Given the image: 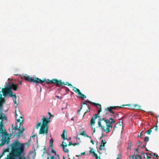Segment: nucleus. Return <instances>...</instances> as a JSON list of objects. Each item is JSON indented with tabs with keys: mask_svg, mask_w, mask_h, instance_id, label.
<instances>
[{
	"mask_svg": "<svg viewBox=\"0 0 159 159\" xmlns=\"http://www.w3.org/2000/svg\"><path fill=\"white\" fill-rule=\"evenodd\" d=\"M112 116L107 112L106 113L105 115L103 116H99V115L97 114L94 115L91 119L90 123V125L93 130V133L95 132V128L93 127V125L95 124L96 119L98 117L100 118V120L98 122V127H101L104 131L107 133L109 132L110 127H112L111 125L116 122L115 120L110 117Z\"/></svg>",
	"mask_w": 159,
	"mask_h": 159,
	"instance_id": "nucleus-1",
	"label": "nucleus"
},
{
	"mask_svg": "<svg viewBox=\"0 0 159 159\" xmlns=\"http://www.w3.org/2000/svg\"><path fill=\"white\" fill-rule=\"evenodd\" d=\"M11 152L7 156L6 159H25L24 157H21V154L24 153V144L16 140L11 145Z\"/></svg>",
	"mask_w": 159,
	"mask_h": 159,
	"instance_id": "nucleus-2",
	"label": "nucleus"
},
{
	"mask_svg": "<svg viewBox=\"0 0 159 159\" xmlns=\"http://www.w3.org/2000/svg\"><path fill=\"white\" fill-rule=\"evenodd\" d=\"M23 78L29 82L41 84L44 82H45L48 84H55V85L57 87L58 84H59L61 83L57 79H52L51 80H50L48 79H47V80L45 79L44 80H42L37 77H31L26 74L23 75Z\"/></svg>",
	"mask_w": 159,
	"mask_h": 159,
	"instance_id": "nucleus-3",
	"label": "nucleus"
},
{
	"mask_svg": "<svg viewBox=\"0 0 159 159\" xmlns=\"http://www.w3.org/2000/svg\"><path fill=\"white\" fill-rule=\"evenodd\" d=\"M20 118H21L22 119L21 122H20L21 120L19 119H17V122L18 123L20 122L19 127H18V125H17V123H16V125L13 129H15V131L16 130H18V131L17 133L16 132L15 133L16 135H17L18 136H20V134H21L25 130L24 128L23 127H21V125L23 124V118L21 116H20Z\"/></svg>",
	"mask_w": 159,
	"mask_h": 159,
	"instance_id": "nucleus-4",
	"label": "nucleus"
},
{
	"mask_svg": "<svg viewBox=\"0 0 159 159\" xmlns=\"http://www.w3.org/2000/svg\"><path fill=\"white\" fill-rule=\"evenodd\" d=\"M2 92L3 94V95L4 96H6L8 94L9 96H11V94L12 92L9 88V87L6 88H2Z\"/></svg>",
	"mask_w": 159,
	"mask_h": 159,
	"instance_id": "nucleus-5",
	"label": "nucleus"
},
{
	"mask_svg": "<svg viewBox=\"0 0 159 159\" xmlns=\"http://www.w3.org/2000/svg\"><path fill=\"white\" fill-rule=\"evenodd\" d=\"M48 127L41 126L40 129L39 133V134H46L48 133Z\"/></svg>",
	"mask_w": 159,
	"mask_h": 159,
	"instance_id": "nucleus-6",
	"label": "nucleus"
},
{
	"mask_svg": "<svg viewBox=\"0 0 159 159\" xmlns=\"http://www.w3.org/2000/svg\"><path fill=\"white\" fill-rule=\"evenodd\" d=\"M48 120L46 119L44 116H43L42 119V120L43 121L42 125L41 126L48 127V124L50 120Z\"/></svg>",
	"mask_w": 159,
	"mask_h": 159,
	"instance_id": "nucleus-7",
	"label": "nucleus"
},
{
	"mask_svg": "<svg viewBox=\"0 0 159 159\" xmlns=\"http://www.w3.org/2000/svg\"><path fill=\"white\" fill-rule=\"evenodd\" d=\"M67 144L64 141L62 142V143L60 145V146L62 147L63 151L65 152H69V150L68 149L66 148L65 149V148L67 147Z\"/></svg>",
	"mask_w": 159,
	"mask_h": 159,
	"instance_id": "nucleus-8",
	"label": "nucleus"
},
{
	"mask_svg": "<svg viewBox=\"0 0 159 159\" xmlns=\"http://www.w3.org/2000/svg\"><path fill=\"white\" fill-rule=\"evenodd\" d=\"M93 105L96 107L98 109H99V110L98 111V113L97 114L99 115L100 113L102 111V108L101 105L99 104L96 103H94Z\"/></svg>",
	"mask_w": 159,
	"mask_h": 159,
	"instance_id": "nucleus-9",
	"label": "nucleus"
},
{
	"mask_svg": "<svg viewBox=\"0 0 159 159\" xmlns=\"http://www.w3.org/2000/svg\"><path fill=\"white\" fill-rule=\"evenodd\" d=\"M9 87L11 90V89H12L14 91H16L18 88L17 85L15 84L14 83H12Z\"/></svg>",
	"mask_w": 159,
	"mask_h": 159,
	"instance_id": "nucleus-10",
	"label": "nucleus"
},
{
	"mask_svg": "<svg viewBox=\"0 0 159 159\" xmlns=\"http://www.w3.org/2000/svg\"><path fill=\"white\" fill-rule=\"evenodd\" d=\"M58 81H60L61 83L59 84H58L57 87H59L60 86L62 85H67L69 86L70 87H72V85L71 84H69L68 82H66V83H65L64 82L62 81L61 80H58Z\"/></svg>",
	"mask_w": 159,
	"mask_h": 159,
	"instance_id": "nucleus-11",
	"label": "nucleus"
},
{
	"mask_svg": "<svg viewBox=\"0 0 159 159\" xmlns=\"http://www.w3.org/2000/svg\"><path fill=\"white\" fill-rule=\"evenodd\" d=\"M131 108L135 110H140L141 108V107L138 104H136L133 105Z\"/></svg>",
	"mask_w": 159,
	"mask_h": 159,
	"instance_id": "nucleus-12",
	"label": "nucleus"
},
{
	"mask_svg": "<svg viewBox=\"0 0 159 159\" xmlns=\"http://www.w3.org/2000/svg\"><path fill=\"white\" fill-rule=\"evenodd\" d=\"M112 106L109 107H107V109H106L105 111L107 110L109 112H110L114 116V117H115V116L114 115V112L112 111Z\"/></svg>",
	"mask_w": 159,
	"mask_h": 159,
	"instance_id": "nucleus-13",
	"label": "nucleus"
},
{
	"mask_svg": "<svg viewBox=\"0 0 159 159\" xmlns=\"http://www.w3.org/2000/svg\"><path fill=\"white\" fill-rule=\"evenodd\" d=\"M78 96L79 98H81L83 99L86 98V97L81 92H80L78 94Z\"/></svg>",
	"mask_w": 159,
	"mask_h": 159,
	"instance_id": "nucleus-14",
	"label": "nucleus"
},
{
	"mask_svg": "<svg viewBox=\"0 0 159 159\" xmlns=\"http://www.w3.org/2000/svg\"><path fill=\"white\" fill-rule=\"evenodd\" d=\"M11 96H10V97H13V101L14 102V103L15 104H16L17 103L16 102V99L17 98L15 94H13L12 93L11 94Z\"/></svg>",
	"mask_w": 159,
	"mask_h": 159,
	"instance_id": "nucleus-15",
	"label": "nucleus"
},
{
	"mask_svg": "<svg viewBox=\"0 0 159 159\" xmlns=\"http://www.w3.org/2000/svg\"><path fill=\"white\" fill-rule=\"evenodd\" d=\"M66 132V131L64 129L63 131L62 134L61 135L62 138L64 140H65L67 139V136H65V132Z\"/></svg>",
	"mask_w": 159,
	"mask_h": 159,
	"instance_id": "nucleus-16",
	"label": "nucleus"
},
{
	"mask_svg": "<svg viewBox=\"0 0 159 159\" xmlns=\"http://www.w3.org/2000/svg\"><path fill=\"white\" fill-rule=\"evenodd\" d=\"M9 141L7 140L6 138L3 139L2 142L0 144L1 145H3L6 143L7 144L8 143Z\"/></svg>",
	"mask_w": 159,
	"mask_h": 159,
	"instance_id": "nucleus-17",
	"label": "nucleus"
},
{
	"mask_svg": "<svg viewBox=\"0 0 159 159\" xmlns=\"http://www.w3.org/2000/svg\"><path fill=\"white\" fill-rule=\"evenodd\" d=\"M73 87V90L76 93H77L78 94L80 92V90L78 89L75 87Z\"/></svg>",
	"mask_w": 159,
	"mask_h": 159,
	"instance_id": "nucleus-18",
	"label": "nucleus"
},
{
	"mask_svg": "<svg viewBox=\"0 0 159 159\" xmlns=\"http://www.w3.org/2000/svg\"><path fill=\"white\" fill-rule=\"evenodd\" d=\"M126 106H128V105H123L121 106H117L112 107V110L116 109L117 108H121V107H124Z\"/></svg>",
	"mask_w": 159,
	"mask_h": 159,
	"instance_id": "nucleus-19",
	"label": "nucleus"
},
{
	"mask_svg": "<svg viewBox=\"0 0 159 159\" xmlns=\"http://www.w3.org/2000/svg\"><path fill=\"white\" fill-rule=\"evenodd\" d=\"M85 133V131H83V132H81L80 135L84 136L85 137H87L89 138L90 139H91V137H90L88 135H87Z\"/></svg>",
	"mask_w": 159,
	"mask_h": 159,
	"instance_id": "nucleus-20",
	"label": "nucleus"
},
{
	"mask_svg": "<svg viewBox=\"0 0 159 159\" xmlns=\"http://www.w3.org/2000/svg\"><path fill=\"white\" fill-rule=\"evenodd\" d=\"M10 148H8L3 149V152L2 153V156L4 155V153L6 152H9L10 151Z\"/></svg>",
	"mask_w": 159,
	"mask_h": 159,
	"instance_id": "nucleus-21",
	"label": "nucleus"
},
{
	"mask_svg": "<svg viewBox=\"0 0 159 159\" xmlns=\"http://www.w3.org/2000/svg\"><path fill=\"white\" fill-rule=\"evenodd\" d=\"M3 126L1 122L0 124V133H2L3 132Z\"/></svg>",
	"mask_w": 159,
	"mask_h": 159,
	"instance_id": "nucleus-22",
	"label": "nucleus"
},
{
	"mask_svg": "<svg viewBox=\"0 0 159 159\" xmlns=\"http://www.w3.org/2000/svg\"><path fill=\"white\" fill-rule=\"evenodd\" d=\"M89 152L91 154H93V156L95 157L97 156V154L95 153L94 151H93L92 149H91L89 151Z\"/></svg>",
	"mask_w": 159,
	"mask_h": 159,
	"instance_id": "nucleus-23",
	"label": "nucleus"
},
{
	"mask_svg": "<svg viewBox=\"0 0 159 159\" xmlns=\"http://www.w3.org/2000/svg\"><path fill=\"white\" fill-rule=\"evenodd\" d=\"M86 102H85V101L83 103H82L81 104H82V105L83 104H85L86 105V106H87V107L88 108V110H87L85 112V113H86L87 112H88L89 111V108H89V105L86 103Z\"/></svg>",
	"mask_w": 159,
	"mask_h": 159,
	"instance_id": "nucleus-24",
	"label": "nucleus"
},
{
	"mask_svg": "<svg viewBox=\"0 0 159 159\" xmlns=\"http://www.w3.org/2000/svg\"><path fill=\"white\" fill-rule=\"evenodd\" d=\"M133 146L132 143L131 141H130L128 143V148L129 149H131L132 146Z\"/></svg>",
	"mask_w": 159,
	"mask_h": 159,
	"instance_id": "nucleus-25",
	"label": "nucleus"
},
{
	"mask_svg": "<svg viewBox=\"0 0 159 159\" xmlns=\"http://www.w3.org/2000/svg\"><path fill=\"white\" fill-rule=\"evenodd\" d=\"M154 127H152L150 129L148 130L147 131H146L145 132L146 133L148 134H151V132L152 130V129L154 128Z\"/></svg>",
	"mask_w": 159,
	"mask_h": 159,
	"instance_id": "nucleus-26",
	"label": "nucleus"
},
{
	"mask_svg": "<svg viewBox=\"0 0 159 159\" xmlns=\"http://www.w3.org/2000/svg\"><path fill=\"white\" fill-rule=\"evenodd\" d=\"M53 142V140H52V138H51V139H50V147L51 148H52Z\"/></svg>",
	"mask_w": 159,
	"mask_h": 159,
	"instance_id": "nucleus-27",
	"label": "nucleus"
},
{
	"mask_svg": "<svg viewBox=\"0 0 159 159\" xmlns=\"http://www.w3.org/2000/svg\"><path fill=\"white\" fill-rule=\"evenodd\" d=\"M106 142L105 141V142L104 143L103 145H100L98 148L99 150H102V147H104L105 146V144H106Z\"/></svg>",
	"mask_w": 159,
	"mask_h": 159,
	"instance_id": "nucleus-28",
	"label": "nucleus"
},
{
	"mask_svg": "<svg viewBox=\"0 0 159 159\" xmlns=\"http://www.w3.org/2000/svg\"><path fill=\"white\" fill-rule=\"evenodd\" d=\"M149 140V137H146L145 138L144 141L145 142H147ZM145 144H146V143H145Z\"/></svg>",
	"mask_w": 159,
	"mask_h": 159,
	"instance_id": "nucleus-29",
	"label": "nucleus"
},
{
	"mask_svg": "<svg viewBox=\"0 0 159 159\" xmlns=\"http://www.w3.org/2000/svg\"><path fill=\"white\" fill-rule=\"evenodd\" d=\"M131 159H138L137 155H133L131 158Z\"/></svg>",
	"mask_w": 159,
	"mask_h": 159,
	"instance_id": "nucleus-30",
	"label": "nucleus"
},
{
	"mask_svg": "<svg viewBox=\"0 0 159 159\" xmlns=\"http://www.w3.org/2000/svg\"><path fill=\"white\" fill-rule=\"evenodd\" d=\"M41 126V123L40 122L38 123L37 125L36 126V129H37L39 127Z\"/></svg>",
	"mask_w": 159,
	"mask_h": 159,
	"instance_id": "nucleus-31",
	"label": "nucleus"
},
{
	"mask_svg": "<svg viewBox=\"0 0 159 159\" xmlns=\"http://www.w3.org/2000/svg\"><path fill=\"white\" fill-rule=\"evenodd\" d=\"M152 156L155 157L156 158H157L158 157V155L156 154L155 153H152Z\"/></svg>",
	"mask_w": 159,
	"mask_h": 159,
	"instance_id": "nucleus-32",
	"label": "nucleus"
},
{
	"mask_svg": "<svg viewBox=\"0 0 159 159\" xmlns=\"http://www.w3.org/2000/svg\"><path fill=\"white\" fill-rule=\"evenodd\" d=\"M85 102H88V103H89V104H92V105H93V103H94V102H91L90 101L86 100V101H85Z\"/></svg>",
	"mask_w": 159,
	"mask_h": 159,
	"instance_id": "nucleus-33",
	"label": "nucleus"
},
{
	"mask_svg": "<svg viewBox=\"0 0 159 159\" xmlns=\"http://www.w3.org/2000/svg\"><path fill=\"white\" fill-rule=\"evenodd\" d=\"M153 127H154V129L156 131H157L158 130V126L157 125V124L155 126Z\"/></svg>",
	"mask_w": 159,
	"mask_h": 159,
	"instance_id": "nucleus-34",
	"label": "nucleus"
},
{
	"mask_svg": "<svg viewBox=\"0 0 159 159\" xmlns=\"http://www.w3.org/2000/svg\"><path fill=\"white\" fill-rule=\"evenodd\" d=\"M80 143L79 142H77V143H73V145L74 146H76V145H79Z\"/></svg>",
	"mask_w": 159,
	"mask_h": 159,
	"instance_id": "nucleus-35",
	"label": "nucleus"
},
{
	"mask_svg": "<svg viewBox=\"0 0 159 159\" xmlns=\"http://www.w3.org/2000/svg\"><path fill=\"white\" fill-rule=\"evenodd\" d=\"M148 154L146 153H145L143 154V157L144 158V159H146L147 158V157H148Z\"/></svg>",
	"mask_w": 159,
	"mask_h": 159,
	"instance_id": "nucleus-36",
	"label": "nucleus"
},
{
	"mask_svg": "<svg viewBox=\"0 0 159 159\" xmlns=\"http://www.w3.org/2000/svg\"><path fill=\"white\" fill-rule=\"evenodd\" d=\"M0 119L1 120H2L3 119H6V117L5 116H1L0 117Z\"/></svg>",
	"mask_w": 159,
	"mask_h": 159,
	"instance_id": "nucleus-37",
	"label": "nucleus"
},
{
	"mask_svg": "<svg viewBox=\"0 0 159 159\" xmlns=\"http://www.w3.org/2000/svg\"><path fill=\"white\" fill-rule=\"evenodd\" d=\"M52 149V150H51V152L53 153H54L55 154V155L57 153L54 150H53L52 148H51Z\"/></svg>",
	"mask_w": 159,
	"mask_h": 159,
	"instance_id": "nucleus-38",
	"label": "nucleus"
},
{
	"mask_svg": "<svg viewBox=\"0 0 159 159\" xmlns=\"http://www.w3.org/2000/svg\"><path fill=\"white\" fill-rule=\"evenodd\" d=\"M142 133H140L139 134L138 137L139 138H140L142 136Z\"/></svg>",
	"mask_w": 159,
	"mask_h": 159,
	"instance_id": "nucleus-39",
	"label": "nucleus"
},
{
	"mask_svg": "<svg viewBox=\"0 0 159 159\" xmlns=\"http://www.w3.org/2000/svg\"><path fill=\"white\" fill-rule=\"evenodd\" d=\"M118 123L120 125H121L122 124V121H121V120H120V121Z\"/></svg>",
	"mask_w": 159,
	"mask_h": 159,
	"instance_id": "nucleus-40",
	"label": "nucleus"
},
{
	"mask_svg": "<svg viewBox=\"0 0 159 159\" xmlns=\"http://www.w3.org/2000/svg\"><path fill=\"white\" fill-rule=\"evenodd\" d=\"M0 99H1V100H3V98H2V94L0 93Z\"/></svg>",
	"mask_w": 159,
	"mask_h": 159,
	"instance_id": "nucleus-41",
	"label": "nucleus"
},
{
	"mask_svg": "<svg viewBox=\"0 0 159 159\" xmlns=\"http://www.w3.org/2000/svg\"><path fill=\"white\" fill-rule=\"evenodd\" d=\"M48 115L49 116V119H50V118L52 117V116L51 114L49 112H48Z\"/></svg>",
	"mask_w": 159,
	"mask_h": 159,
	"instance_id": "nucleus-42",
	"label": "nucleus"
},
{
	"mask_svg": "<svg viewBox=\"0 0 159 159\" xmlns=\"http://www.w3.org/2000/svg\"><path fill=\"white\" fill-rule=\"evenodd\" d=\"M15 116L16 119V117L18 115H17V113H16V110H15Z\"/></svg>",
	"mask_w": 159,
	"mask_h": 159,
	"instance_id": "nucleus-43",
	"label": "nucleus"
},
{
	"mask_svg": "<svg viewBox=\"0 0 159 159\" xmlns=\"http://www.w3.org/2000/svg\"><path fill=\"white\" fill-rule=\"evenodd\" d=\"M137 157H139V158L140 159H142V157L140 155L137 154Z\"/></svg>",
	"mask_w": 159,
	"mask_h": 159,
	"instance_id": "nucleus-44",
	"label": "nucleus"
},
{
	"mask_svg": "<svg viewBox=\"0 0 159 159\" xmlns=\"http://www.w3.org/2000/svg\"><path fill=\"white\" fill-rule=\"evenodd\" d=\"M76 139H77V141L78 142V141H79V140H80V138H79L78 137H76Z\"/></svg>",
	"mask_w": 159,
	"mask_h": 159,
	"instance_id": "nucleus-45",
	"label": "nucleus"
},
{
	"mask_svg": "<svg viewBox=\"0 0 159 159\" xmlns=\"http://www.w3.org/2000/svg\"><path fill=\"white\" fill-rule=\"evenodd\" d=\"M83 106L82 104H81V109H79V110H78V112H80V111L81 109L82 108V107H83Z\"/></svg>",
	"mask_w": 159,
	"mask_h": 159,
	"instance_id": "nucleus-46",
	"label": "nucleus"
},
{
	"mask_svg": "<svg viewBox=\"0 0 159 159\" xmlns=\"http://www.w3.org/2000/svg\"><path fill=\"white\" fill-rule=\"evenodd\" d=\"M55 155L57 156V159H59V156L58 154H57L56 153Z\"/></svg>",
	"mask_w": 159,
	"mask_h": 159,
	"instance_id": "nucleus-47",
	"label": "nucleus"
},
{
	"mask_svg": "<svg viewBox=\"0 0 159 159\" xmlns=\"http://www.w3.org/2000/svg\"><path fill=\"white\" fill-rule=\"evenodd\" d=\"M105 141H103V140H102V142H101V145H103L104 143L105 142H104Z\"/></svg>",
	"mask_w": 159,
	"mask_h": 159,
	"instance_id": "nucleus-48",
	"label": "nucleus"
},
{
	"mask_svg": "<svg viewBox=\"0 0 159 159\" xmlns=\"http://www.w3.org/2000/svg\"><path fill=\"white\" fill-rule=\"evenodd\" d=\"M96 157V159H101L100 157H98V155L97 157Z\"/></svg>",
	"mask_w": 159,
	"mask_h": 159,
	"instance_id": "nucleus-49",
	"label": "nucleus"
},
{
	"mask_svg": "<svg viewBox=\"0 0 159 159\" xmlns=\"http://www.w3.org/2000/svg\"><path fill=\"white\" fill-rule=\"evenodd\" d=\"M73 144L72 143V142H70L69 143V144H68V146H70L71 145H73Z\"/></svg>",
	"mask_w": 159,
	"mask_h": 159,
	"instance_id": "nucleus-50",
	"label": "nucleus"
},
{
	"mask_svg": "<svg viewBox=\"0 0 159 159\" xmlns=\"http://www.w3.org/2000/svg\"><path fill=\"white\" fill-rule=\"evenodd\" d=\"M140 142L139 141H138L137 142V144H139V145H138V147H139V146H140Z\"/></svg>",
	"mask_w": 159,
	"mask_h": 159,
	"instance_id": "nucleus-51",
	"label": "nucleus"
},
{
	"mask_svg": "<svg viewBox=\"0 0 159 159\" xmlns=\"http://www.w3.org/2000/svg\"><path fill=\"white\" fill-rule=\"evenodd\" d=\"M115 130H116V128H113V129L112 133V134H113V133L115 131Z\"/></svg>",
	"mask_w": 159,
	"mask_h": 159,
	"instance_id": "nucleus-52",
	"label": "nucleus"
},
{
	"mask_svg": "<svg viewBox=\"0 0 159 159\" xmlns=\"http://www.w3.org/2000/svg\"><path fill=\"white\" fill-rule=\"evenodd\" d=\"M55 158V156H52L51 157V159H54Z\"/></svg>",
	"mask_w": 159,
	"mask_h": 159,
	"instance_id": "nucleus-53",
	"label": "nucleus"
},
{
	"mask_svg": "<svg viewBox=\"0 0 159 159\" xmlns=\"http://www.w3.org/2000/svg\"><path fill=\"white\" fill-rule=\"evenodd\" d=\"M90 142L93 144H94V142L92 140H91Z\"/></svg>",
	"mask_w": 159,
	"mask_h": 159,
	"instance_id": "nucleus-54",
	"label": "nucleus"
},
{
	"mask_svg": "<svg viewBox=\"0 0 159 159\" xmlns=\"http://www.w3.org/2000/svg\"><path fill=\"white\" fill-rule=\"evenodd\" d=\"M141 147V148H145V145H142Z\"/></svg>",
	"mask_w": 159,
	"mask_h": 159,
	"instance_id": "nucleus-55",
	"label": "nucleus"
},
{
	"mask_svg": "<svg viewBox=\"0 0 159 159\" xmlns=\"http://www.w3.org/2000/svg\"><path fill=\"white\" fill-rule=\"evenodd\" d=\"M118 123H117V124H116V125H115L114 126V127L113 128H116L117 127H116V125L118 124Z\"/></svg>",
	"mask_w": 159,
	"mask_h": 159,
	"instance_id": "nucleus-56",
	"label": "nucleus"
},
{
	"mask_svg": "<svg viewBox=\"0 0 159 159\" xmlns=\"http://www.w3.org/2000/svg\"><path fill=\"white\" fill-rule=\"evenodd\" d=\"M81 155H84L85 154V152H84L81 153Z\"/></svg>",
	"mask_w": 159,
	"mask_h": 159,
	"instance_id": "nucleus-57",
	"label": "nucleus"
},
{
	"mask_svg": "<svg viewBox=\"0 0 159 159\" xmlns=\"http://www.w3.org/2000/svg\"><path fill=\"white\" fill-rule=\"evenodd\" d=\"M139 147H138L136 149V151L137 152H139Z\"/></svg>",
	"mask_w": 159,
	"mask_h": 159,
	"instance_id": "nucleus-58",
	"label": "nucleus"
},
{
	"mask_svg": "<svg viewBox=\"0 0 159 159\" xmlns=\"http://www.w3.org/2000/svg\"><path fill=\"white\" fill-rule=\"evenodd\" d=\"M147 159H151V157L148 156V157H147Z\"/></svg>",
	"mask_w": 159,
	"mask_h": 159,
	"instance_id": "nucleus-59",
	"label": "nucleus"
},
{
	"mask_svg": "<svg viewBox=\"0 0 159 159\" xmlns=\"http://www.w3.org/2000/svg\"><path fill=\"white\" fill-rule=\"evenodd\" d=\"M14 128V127H13V125L12 124V125H11V129L12 130H13L14 129H13V128Z\"/></svg>",
	"mask_w": 159,
	"mask_h": 159,
	"instance_id": "nucleus-60",
	"label": "nucleus"
},
{
	"mask_svg": "<svg viewBox=\"0 0 159 159\" xmlns=\"http://www.w3.org/2000/svg\"><path fill=\"white\" fill-rule=\"evenodd\" d=\"M19 83L20 85H22V82H21V81H19Z\"/></svg>",
	"mask_w": 159,
	"mask_h": 159,
	"instance_id": "nucleus-61",
	"label": "nucleus"
},
{
	"mask_svg": "<svg viewBox=\"0 0 159 159\" xmlns=\"http://www.w3.org/2000/svg\"><path fill=\"white\" fill-rule=\"evenodd\" d=\"M66 88V91H69V89L67 88Z\"/></svg>",
	"mask_w": 159,
	"mask_h": 159,
	"instance_id": "nucleus-62",
	"label": "nucleus"
},
{
	"mask_svg": "<svg viewBox=\"0 0 159 159\" xmlns=\"http://www.w3.org/2000/svg\"><path fill=\"white\" fill-rule=\"evenodd\" d=\"M102 137H103V135H102V134L101 136L100 137L99 139H101L102 138Z\"/></svg>",
	"mask_w": 159,
	"mask_h": 159,
	"instance_id": "nucleus-63",
	"label": "nucleus"
},
{
	"mask_svg": "<svg viewBox=\"0 0 159 159\" xmlns=\"http://www.w3.org/2000/svg\"><path fill=\"white\" fill-rule=\"evenodd\" d=\"M144 153H144V152H141L140 153V154H143H143H144Z\"/></svg>",
	"mask_w": 159,
	"mask_h": 159,
	"instance_id": "nucleus-64",
	"label": "nucleus"
}]
</instances>
